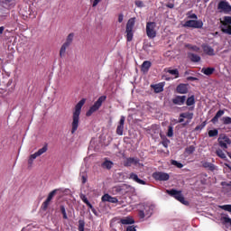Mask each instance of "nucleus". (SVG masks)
Returning <instances> with one entry per match:
<instances>
[{"label": "nucleus", "mask_w": 231, "mask_h": 231, "mask_svg": "<svg viewBox=\"0 0 231 231\" xmlns=\"http://www.w3.org/2000/svg\"><path fill=\"white\" fill-rule=\"evenodd\" d=\"M84 104H86V98H82L75 106L74 111L72 113L71 134H75V133H77V129H79L80 113H82V107L84 106Z\"/></svg>", "instance_id": "1"}, {"label": "nucleus", "mask_w": 231, "mask_h": 231, "mask_svg": "<svg viewBox=\"0 0 231 231\" xmlns=\"http://www.w3.org/2000/svg\"><path fill=\"white\" fill-rule=\"evenodd\" d=\"M106 98L107 97L106 96L99 97L98 99L94 103V105L90 106V108L88 110V112L86 113V116H91L93 113H97V111H98L100 107H102V104L106 102Z\"/></svg>", "instance_id": "2"}, {"label": "nucleus", "mask_w": 231, "mask_h": 231, "mask_svg": "<svg viewBox=\"0 0 231 231\" xmlns=\"http://www.w3.org/2000/svg\"><path fill=\"white\" fill-rule=\"evenodd\" d=\"M75 38V33L70 32L66 39V42L61 45L60 50V59H63V57H66V50L71 46L73 43V39Z\"/></svg>", "instance_id": "3"}, {"label": "nucleus", "mask_w": 231, "mask_h": 231, "mask_svg": "<svg viewBox=\"0 0 231 231\" xmlns=\"http://www.w3.org/2000/svg\"><path fill=\"white\" fill-rule=\"evenodd\" d=\"M136 23V18H130L126 23V29H125V33H126V41L127 42H131L133 41V37L134 33L133 32V29L134 28V24Z\"/></svg>", "instance_id": "4"}, {"label": "nucleus", "mask_w": 231, "mask_h": 231, "mask_svg": "<svg viewBox=\"0 0 231 231\" xmlns=\"http://www.w3.org/2000/svg\"><path fill=\"white\" fill-rule=\"evenodd\" d=\"M167 194L169 196H171V198H174L177 199V201H180V203H182V205H189V201L185 200V197H183V194L181 193V190H177V189H167L166 190Z\"/></svg>", "instance_id": "5"}, {"label": "nucleus", "mask_w": 231, "mask_h": 231, "mask_svg": "<svg viewBox=\"0 0 231 231\" xmlns=\"http://www.w3.org/2000/svg\"><path fill=\"white\" fill-rule=\"evenodd\" d=\"M146 34L149 39H154L156 37V23L148 22L146 23Z\"/></svg>", "instance_id": "6"}, {"label": "nucleus", "mask_w": 231, "mask_h": 231, "mask_svg": "<svg viewBox=\"0 0 231 231\" xmlns=\"http://www.w3.org/2000/svg\"><path fill=\"white\" fill-rule=\"evenodd\" d=\"M184 27L201 29L203 28V21L202 20H188L185 22Z\"/></svg>", "instance_id": "7"}, {"label": "nucleus", "mask_w": 231, "mask_h": 231, "mask_svg": "<svg viewBox=\"0 0 231 231\" xmlns=\"http://www.w3.org/2000/svg\"><path fill=\"white\" fill-rule=\"evenodd\" d=\"M152 178L155 181H169L171 176L169 173H165L162 171H155L152 173Z\"/></svg>", "instance_id": "8"}, {"label": "nucleus", "mask_w": 231, "mask_h": 231, "mask_svg": "<svg viewBox=\"0 0 231 231\" xmlns=\"http://www.w3.org/2000/svg\"><path fill=\"white\" fill-rule=\"evenodd\" d=\"M55 194H57V189H54L49 193L46 200L42 204V210L44 212L48 210V207H50V203H51V199H53Z\"/></svg>", "instance_id": "9"}, {"label": "nucleus", "mask_w": 231, "mask_h": 231, "mask_svg": "<svg viewBox=\"0 0 231 231\" xmlns=\"http://www.w3.org/2000/svg\"><path fill=\"white\" fill-rule=\"evenodd\" d=\"M217 10H221L224 14H230L231 12V5L228 2L222 0L218 3Z\"/></svg>", "instance_id": "10"}, {"label": "nucleus", "mask_w": 231, "mask_h": 231, "mask_svg": "<svg viewBox=\"0 0 231 231\" xmlns=\"http://www.w3.org/2000/svg\"><path fill=\"white\" fill-rule=\"evenodd\" d=\"M219 146L222 149H228V145H231V140L226 135H222L218 138Z\"/></svg>", "instance_id": "11"}, {"label": "nucleus", "mask_w": 231, "mask_h": 231, "mask_svg": "<svg viewBox=\"0 0 231 231\" xmlns=\"http://www.w3.org/2000/svg\"><path fill=\"white\" fill-rule=\"evenodd\" d=\"M138 163H140L138 157H128L124 161L123 165L124 167H132V165H138Z\"/></svg>", "instance_id": "12"}, {"label": "nucleus", "mask_w": 231, "mask_h": 231, "mask_svg": "<svg viewBox=\"0 0 231 231\" xmlns=\"http://www.w3.org/2000/svg\"><path fill=\"white\" fill-rule=\"evenodd\" d=\"M125 124V116H122L116 127V134L122 136L124 134V125Z\"/></svg>", "instance_id": "13"}, {"label": "nucleus", "mask_w": 231, "mask_h": 231, "mask_svg": "<svg viewBox=\"0 0 231 231\" xmlns=\"http://www.w3.org/2000/svg\"><path fill=\"white\" fill-rule=\"evenodd\" d=\"M176 92L179 93V95H187L189 93V87L187 84L180 83L176 88Z\"/></svg>", "instance_id": "14"}, {"label": "nucleus", "mask_w": 231, "mask_h": 231, "mask_svg": "<svg viewBox=\"0 0 231 231\" xmlns=\"http://www.w3.org/2000/svg\"><path fill=\"white\" fill-rule=\"evenodd\" d=\"M186 100L187 96H177L174 98H172V104H174L175 106H183Z\"/></svg>", "instance_id": "15"}, {"label": "nucleus", "mask_w": 231, "mask_h": 231, "mask_svg": "<svg viewBox=\"0 0 231 231\" xmlns=\"http://www.w3.org/2000/svg\"><path fill=\"white\" fill-rule=\"evenodd\" d=\"M130 180H133L135 181V183H138L139 185H147V182L140 178H138V175L136 173H130Z\"/></svg>", "instance_id": "16"}, {"label": "nucleus", "mask_w": 231, "mask_h": 231, "mask_svg": "<svg viewBox=\"0 0 231 231\" xmlns=\"http://www.w3.org/2000/svg\"><path fill=\"white\" fill-rule=\"evenodd\" d=\"M102 201H107L108 203H118V199L116 197H112L109 194H105L101 198Z\"/></svg>", "instance_id": "17"}, {"label": "nucleus", "mask_w": 231, "mask_h": 231, "mask_svg": "<svg viewBox=\"0 0 231 231\" xmlns=\"http://www.w3.org/2000/svg\"><path fill=\"white\" fill-rule=\"evenodd\" d=\"M165 87V83L161 82L155 85H151V88L153 89L154 93H162L163 91V88Z\"/></svg>", "instance_id": "18"}, {"label": "nucleus", "mask_w": 231, "mask_h": 231, "mask_svg": "<svg viewBox=\"0 0 231 231\" xmlns=\"http://www.w3.org/2000/svg\"><path fill=\"white\" fill-rule=\"evenodd\" d=\"M202 50H203L204 53H206V55H208L209 57H214V55H216L213 48L210 47L209 45H203Z\"/></svg>", "instance_id": "19"}, {"label": "nucleus", "mask_w": 231, "mask_h": 231, "mask_svg": "<svg viewBox=\"0 0 231 231\" xmlns=\"http://www.w3.org/2000/svg\"><path fill=\"white\" fill-rule=\"evenodd\" d=\"M151 66H152V63L149 60H145L143 62L141 66V69L143 73H147L149 69H151Z\"/></svg>", "instance_id": "20"}, {"label": "nucleus", "mask_w": 231, "mask_h": 231, "mask_svg": "<svg viewBox=\"0 0 231 231\" xmlns=\"http://www.w3.org/2000/svg\"><path fill=\"white\" fill-rule=\"evenodd\" d=\"M119 223H121V225H133L134 223V219H133L131 217H125L121 218Z\"/></svg>", "instance_id": "21"}, {"label": "nucleus", "mask_w": 231, "mask_h": 231, "mask_svg": "<svg viewBox=\"0 0 231 231\" xmlns=\"http://www.w3.org/2000/svg\"><path fill=\"white\" fill-rule=\"evenodd\" d=\"M188 57L191 62H199V60H201V57L199 55L194 54L192 52H189Z\"/></svg>", "instance_id": "22"}, {"label": "nucleus", "mask_w": 231, "mask_h": 231, "mask_svg": "<svg viewBox=\"0 0 231 231\" xmlns=\"http://www.w3.org/2000/svg\"><path fill=\"white\" fill-rule=\"evenodd\" d=\"M48 152V144H45L42 148L39 149L36 152H34V156L39 158V156H42L44 152Z\"/></svg>", "instance_id": "23"}, {"label": "nucleus", "mask_w": 231, "mask_h": 231, "mask_svg": "<svg viewBox=\"0 0 231 231\" xmlns=\"http://www.w3.org/2000/svg\"><path fill=\"white\" fill-rule=\"evenodd\" d=\"M216 71L215 68H203L201 70V73H204V75H207L208 77H210V75H213Z\"/></svg>", "instance_id": "24"}, {"label": "nucleus", "mask_w": 231, "mask_h": 231, "mask_svg": "<svg viewBox=\"0 0 231 231\" xmlns=\"http://www.w3.org/2000/svg\"><path fill=\"white\" fill-rule=\"evenodd\" d=\"M201 163L204 169H208V171H216V165H214L212 162H202Z\"/></svg>", "instance_id": "25"}, {"label": "nucleus", "mask_w": 231, "mask_h": 231, "mask_svg": "<svg viewBox=\"0 0 231 231\" xmlns=\"http://www.w3.org/2000/svg\"><path fill=\"white\" fill-rule=\"evenodd\" d=\"M101 167L103 169H107V171H110V169H113V162L106 160L104 162H102Z\"/></svg>", "instance_id": "26"}, {"label": "nucleus", "mask_w": 231, "mask_h": 231, "mask_svg": "<svg viewBox=\"0 0 231 231\" xmlns=\"http://www.w3.org/2000/svg\"><path fill=\"white\" fill-rule=\"evenodd\" d=\"M180 118H187L188 120H192L194 118V113L192 112H185L180 115Z\"/></svg>", "instance_id": "27"}, {"label": "nucleus", "mask_w": 231, "mask_h": 231, "mask_svg": "<svg viewBox=\"0 0 231 231\" xmlns=\"http://www.w3.org/2000/svg\"><path fill=\"white\" fill-rule=\"evenodd\" d=\"M221 186L223 187L224 190H226V192H231V180L222 181Z\"/></svg>", "instance_id": "28"}, {"label": "nucleus", "mask_w": 231, "mask_h": 231, "mask_svg": "<svg viewBox=\"0 0 231 231\" xmlns=\"http://www.w3.org/2000/svg\"><path fill=\"white\" fill-rule=\"evenodd\" d=\"M196 104V97L194 95L190 96L189 97L187 98L186 100V106L190 107V106H194Z\"/></svg>", "instance_id": "29"}, {"label": "nucleus", "mask_w": 231, "mask_h": 231, "mask_svg": "<svg viewBox=\"0 0 231 231\" xmlns=\"http://www.w3.org/2000/svg\"><path fill=\"white\" fill-rule=\"evenodd\" d=\"M185 46L188 50H190L191 51H196L197 53H199V47H198L196 45H192L190 43H188Z\"/></svg>", "instance_id": "30"}, {"label": "nucleus", "mask_w": 231, "mask_h": 231, "mask_svg": "<svg viewBox=\"0 0 231 231\" xmlns=\"http://www.w3.org/2000/svg\"><path fill=\"white\" fill-rule=\"evenodd\" d=\"M220 23L223 26H228V24H231V16H224V20Z\"/></svg>", "instance_id": "31"}, {"label": "nucleus", "mask_w": 231, "mask_h": 231, "mask_svg": "<svg viewBox=\"0 0 231 231\" xmlns=\"http://www.w3.org/2000/svg\"><path fill=\"white\" fill-rule=\"evenodd\" d=\"M167 73H170V75H174L175 79H179L180 78V71L178 70V69H168Z\"/></svg>", "instance_id": "32"}, {"label": "nucleus", "mask_w": 231, "mask_h": 231, "mask_svg": "<svg viewBox=\"0 0 231 231\" xmlns=\"http://www.w3.org/2000/svg\"><path fill=\"white\" fill-rule=\"evenodd\" d=\"M209 138H214L219 134V131L217 129L209 130L208 133Z\"/></svg>", "instance_id": "33"}, {"label": "nucleus", "mask_w": 231, "mask_h": 231, "mask_svg": "<svg viewBox=\"0 0 231 231\" xmlns=\"http://www.w3.org/2000/svg\"><path fill=\"white\" fill-rule=\"evenodd\" d=\"M166 135L168 136V138H172L174 136V128L172 127V125L168 126V132Z\"/></svg>", "instance_id": "34"}, {"label": "nucleus", "mask_w": 231, "mask_h": 231, "mask_svg": "<svg viewBox=\"0 0 231 231\" xmlns=\"http://www.w3.org/2000/svg\"><path fill=\"white\" fill-rule=\"evenodd\" d=\"M85 226H86V221H84L83 219H79V227H78V230H79V231H84Z\"/></svg>", "instance_id": "35"}, {"label": "nucleus", "mask_w": 231, "mask_h": 231, "mask_svg": "<svg viewBox=\"0 0 231 231\" xmlns=\"http://www.w3.org/2000/svg\"><path fill=\"white\" fill-rule=\"evenodd\" d=\"M194 151H196V146L194 145H189L185 149V152L187 154H192L194 152Z\"/></svg>", "instance_id": "36"}, {"label": "nucleus", "mask_w": 231, "mask_h": 231, "mask_svg": "<svg viewBox=\"0 0 231 231\" xmlns=\"http://www.w3.org/2000/svg\"><path fill=\"white\" fill-rule=\"evenodd\" d=\"M80 176H81V182H82L83 185H85V183L88 182V173L81 172Z\"/></svg>", "instance_id": "37"}, {"label": "nucleus", "mask_w": 231, "mask_h": 231, "mask_svg": "<svg viewBox=\"0 0 231 231\" xmlns=\"http://www.w3.org/2000/svg\"><path fill=\"white\" fill-rule=\"evenodd\" d=\"M216 152H217V156H218V158H221L222 160H225L226 158V155L225 154L223 150H217Z\"/></svg>", "instance_id": "38"}, {"label": "nucleus", "mask_w": 231, "mask_h": 231, "mask_svg": "<svg viewBox=\"0 0 231 231\" xmlns=\"http://www.w3.org/2000/svg\"><path fill=\"white\" fill-rule=\"evenodd\" d=\"M206 126H207V121H204L201 123V125H197L195 127V131H202V129H205Z\"/></svg>", "instance_id": "39"}, {"label": "nucleus", "mask_w": 231, "mask_h": 231, "mask_svg": "<svg viewBox=\"0 0 231 231\" xmlns=\"http://www.w3.org/2000/svg\"><path fill=\"white\" fill-rule=\"evenodd\" d=\"M60 210L63 216V219H68V214L66 213V208L63 205H61L60 207Z\"/></svg>", "instance_id": "40"}, {"label": "nucleus", "mask_w": 231, "mask_h": 231, "mask_svg": "<svg viewBox=\"0 0 231 231\" xmlns=\"http://www.w3.org/2000/svg\"><path fill=\"white\" fill-rule=\"evenodd\" d=\"M171 163L178 169H183V164L181 162H178V161L171 160Z\"/></svg>", "instance_id": "41"}, {"label": "nucleus", "mask_w": 231, "mask_h": 231, "mask_svg": "<svg viewBox=\"0 0 231 231\" xmlns=\"http://www.w3.org/2000/svg\"><path fill=\"white\" fill-rule=\"evenodd\" d=\"M224 125H230L231 124V117L230 116H225L222 118Z\"/></svg>", "instance_id": "42"}, {"label": "nucleus", "mask_w": 231, "mask_h": 231, "mask_svg": "<svg viewBox=\"0 0 231 231\" xmlns=\"http://www.w3.org/2000/svg\"><path fill=\"white\" fill-rule=\"evenodd\" d=\"M169 143H171V140H169L167 137H163L162 142L163 147L167 149L169 147Z\"/></svg>", "instance_id": "43"}, {"label": "nucleus", "mask_w": 231, "mask_h": 231, "mask_svg": "<svg viewBox=\"0 0 231 231\" xmlns=\"http://www.w3.org/2000/svg\"><path fill=\"white\" fill-rule=\"evenodd\" d=\"M220 208L222 210H226V212H231V205L230 204L220 206Z\"/></svg>", "instance_id": "44"}, {"label": "nucleus", "mask_w": 231, "mask_h": 231, "mask_svg": "<svg viewBox=\"0 0 231 231\" xmlns=\"http://www.w3.org/2000/svg\"><path fill=\"white\" fill-rule=\"evenodd\" d=\"M37 157L35 156L34 153L31 154L29 156V160H28V164L29 165H32L33 164V161L36 159Z\"/></svg>", "instance_id": "45"}, {"label": "nucleus", "mask_w": 231, "mask_h": 231, "mask_svg": "<svg viewBox=\"0 0 231 231\" xmlns=\"http://www.w3.org/2000/svg\"><path fill=\"white\" fill-rule=\"evenodd\" d=\"M221 32H223V33H227V35H231V25H228L226 29L222 28Z\"/></svg>", "instance_id": "46"}, {"label": "nucleus", "mask_w": 231, "mask_h": 231, "mask_svg": "<svg viewBox=\"0 0 231 231\" xmlns=\"http://www.w3.org/2000/svg\"><path fill=\"white\" fill-rule=\"evenodd\" d=\"M80 199L83 201V203H85V205L89 202V200L88 199V197H86V195L84 194L80 195Z\"/></svg>", "instance_id": "47"}, {"label": "nucleus", "mask_w": 231, "mask_h": 231, "mask_svg": "<svg viewBox=\"0 0 231 231\" xmlns=\"http://www.w3.org/2000/svg\"><path fill=\"white\" fill-rule=\"evenodd\" d=\"M113 190H114V192H116V194H118L119 192H122L123 189H122V187L116 186L113 188Z\"/></svg>", "instance_id": "48"}, {"label": "nucleus", "mask_w": 231, "mask_h": 231, "mask_svg": "<svg viewBox=\"0 0 231 231\" xmlns=\"http://www.w3.org/2000/svg\"><path fill=\"white\" fill-rule=\"evenodd\" d=\"M223 115H225V110H218L215 116L218 118H221Z\"/></svg>", "instance_id": "49"}, {"label": "nucleus", "mask_w": 231, "mask_h": 231, "mask_svg": "<svg viewBox=\"0 0 231 231\" xmlns=\"http://www.w3.org/2000/svg\"><path fill=\"white\" fill-rule=\"evenodd\" d=\"M139 217H141V219H143V217H145V211L144 210H139Z\"/></svg>", "instance_id": "50"}, {"label": "nucleus", "mask_w": 231, "mask_h": 231, "mask_svg": "<svg viewBox=\"0 0 231 231\" xmlns=\"http://www.w3.org/2000/svg\"><path fill=\"white\" fill-rule=\"evenodd\" d=\"M135 5H137L138 8H142L143 6V2L137 0L135 1Z\"/></svg>", "instance_id": "51"}, {"label": "nucleus", "mask_w": 231, "mask_h": 231, "mask_svg": "<svg viewBox=\"0 0 231 231\" xmlns=\"http://www.w3.org/2000/svg\"><path fill=\"white\" fill-rule=\"evenodd\" d=\"M126 231H136V227L134 226H129L126 228Z\"/></svg>", "instance_id": "52"}, {"label": "nucleus", "mask_w": 231, "mask_h": 231, "mask_svg": "<svg viewBox=\"0 0 231 231\" xmlns=\"http://www.w3.org/2000/svg\"><path fill=\"white\" fill-rule=\"evenodd\" d=\"M187 80H190L191 82H194V80H198V78L189 76V77L187 78Z\"/></svg>", "instance_id": "53"}, {"label": "nucleus", "mask_w": 231, "mask_h": 231, "mask_svg": "<svg viewBox=\"0 0 231 231\" xmlns=\"http://www.w3.org/2000/svg\"><path fill=\"white\" fill-rule=\"evenodd\" d=\"M217 120H219V117H217L216 116L211 119L212 124H217Z\"/></svg>", "instance_id": "54"}, {"label": "nucleus", "mask_w": 231, "mask_h": 231, "mask_svg": "<svg viewBox=\"0 0 231 231\" xmlns=\"http://www.w3.org/2000/svg\"><path fill=\"white\" fill-rule=\"evenodd\" d=\"M100 1H102V0H94V2L92 4L93 8H95V6H97L98 5V3H100Z\"/></svg>", "instance_id": "55"}, {"label": "nucleus", "mask_w": 231, "mask_h": 231, "mask_svg": "<svg viewBox=\"0 0 231 231\" xmlns=\"http://www.w3.org/2000/svg\"><path fill=\"white\" fill-rule=\"evenodd\" d=\"M124 21V14H119L118 15V23H123Z\"/></svg>", "instance_id": "56"}, {"label": "nucleus", "mask_w": 231, "mask_h": 231, "mask_svg": "<svg viewBox=\"0 0 231 231\" xmlns=\"http://www.w3.org/2000/svg\"><path fill=\"white\" fill-rule=\"evenodd\" d=\"M189 19H198V14H192L189 16Z\"/></svg>", "instance_id": "57"}, {"label": "nucleus", "mask_w": 231, "mask_h": 231, "mask_svg": "<svg viewBox=\"0 0 231 231\" xmlns=\"http://www.w3.org/2000/svg\"><path fill=\"white\" fill-rule=\"evenodd\" d=\"M166 6H167V8L172 9V8H174V4L169 3V4L166 5Z\"/></svg>", "instance_id": "58"}, {"label": "nucleus", "mask_w": 231, "mask_h": 231, "mask_svg": "<svg viewBox=\"0 0 231 231\" xmlns=\"http://www.w3.org/2000/svg\"><path fill=\"white\" fill-rule=\"evenodd\" d=\"M86 205L88 207V208H90V210H92V208H93V205H92L91 202H89V201H88V203L86 204Z\"/></svg>", "instance_id": "59"}, {"label": "nucleus", "mask_w": 231, "mask_h": 231, "mask_svg": "<svg viewBox=\"0 0 231 231\" xmlns=\"http://www.w3.org/2000/svg\"><path fill=\"white\" fill-rule=\"evenodd\" d=\"M91 212H93V214H95V216H97V209H95V208L91 209Z\"/></svg>", "instance_id": "60"}, {"label": "nucleus", "mask_w": 231, "mask_h": 231, "mask_svg": "<svg viewBox=\"0 0 231 231\" xmlns=\"http://www.w3.org/2000/svg\"><path fill=\"white\" fill-rule=\"evenodd\" d=\"M3 32H5V27L1 26L0 27V33H3Z\"/></svg>", "instance_id": "61"}, {"label": "nucleus", "mask_w": 231, "mask_h": 231, "mask_svg": "<svg viewBox=\"0 0 231 231\" xmlns=\"http://www.w3.org/2000/svg\"><path fill=\"white\" fill-rule=\"evenodd\" d=\"M184 121H185V119H183V117L180 118V119H179V123H180V124L183 123Z\"/></svg>", "instance_id": "62"}, {"label": "nucleus", "mask_w": 231, "mask_h": 231, "mask_svg": "<svg viewBox=\"0 0 231 231\" xmlns=\"http://www.w3.org/2000/svg\"><path fill=\"white\" fill-rule=\"evenodd\" d=\"M5 1V3H12V0H4Z\"/></svg>", "instance_id": "63"}, {"label": "nucleus", "mask_w": 231, "mask_h": 231, "mask_svg": "<svg viewBox=\"0 0 231 231\" xmlns=\"http://www.w3.org/2000/svg\"><path fill=\"white\" fill-rule=\"evenodd\" d=\"M189 111H194V106H190V107L189 108Z\"/></svg>", "instance_id": "64"}]
</instances>
